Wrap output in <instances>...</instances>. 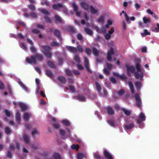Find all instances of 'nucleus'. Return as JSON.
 Returning a JSON list of instances; mask_svg holds the SVG:
<instances>
[{
    "label": "nucleus",
    "instance_id": "1",
    "mask_svg": "<svg viewBox=\"0 0 159 159\" xmlns=\"http://www.w3.org/2000/svg\"><path fill=\"white\" fill-rule=\"evenodd\" d=\"M43 59L42 55L40 54H37L34 56H32L30 58L27 57L26 60L30 64H35L37 61H42Z\"/></svg>",
    "mask_w": 159,
    "mask_h": 159
},
{
    "label": "nucleus",
    "instance_id": "2",
    "mask_svg": "<svg viewBox=\"0 0 159 159\" xmlns=\"http://www.w3.org/2000/svg\"><path fill=\"white\" fill-rule=\"evenodd\" d=\"M135 67L137 69V71L134 73L135 77L137 79L142 77L143 76V71L140 65L138 63L136 64Z\"/></svg>",
    "mask_w": 159,
    "mask_h": 159
},
{
    "label": "nucleus",
    "instance_id": "3",
    "mask_svg": "<svg viewBox=\"0 0 159 159\" xmlns=\"http://www.w3.org/2000/svg\"><path fill=\"white\" fill-rule=\"evenodd\" d=\"M51 48L49 46H42L41 51L45 55L46 57L50 58L51 57V54L49 51Z\"/></svg>",
    "mask_w": 159,
    "mask_h": 159
},
{
    "label": "nucleus",
    "instance_id": "4",
    "mask_svg": "<svg viewBox=\"0 0 159 159\" xmlns=\"http://www.w3.org/2000/svg\"><path fill=\"white\" fill-rule=\"evenodd\" d=\"M134 98L136 101V105L139 107L141 106L142 104L141 100L139 97V94L136 93L134 95Z\"/></svg>",
    "mask_w": 159,
    "mask_h": 159
},
{
    "label": "nucleus",
    "instance_id": "5",
    "mask_svg": "<svg viewBox=\"0 0 159 159\" xmlns=\"http://www.w3.org/2000/svg\"><path fill=\"white\" fill-rule=\"evenodd\" d=\"M61 159V155L57 153H54L52 155V156H47L44 159Z\"/></svg>",
    "mask_w": 159,
    "mask_h": 159
},
{
    "label": "nucleus",
    "instance_id": "6",
    "mask_svg": "<svg viewBox=\"0 0 159 159\" xmlns=\"http://www.w3.org/2000/svg\"><path fill=\"white\" fill-rule=\"evenodd\" d=\"M114 52L113 48H111L110 50L108 52L107 56V59L108 61H110L111 60V55H114Z\"/></svg>",
    "mask_w": 159,
    "mask_h": 159
},
{
    "label": "nucleus",
    "instance_id": "7",
    "mask_svg": "<svg viewBox=\"0 0 159 159\" xmlns=\"http://www.w3.org/2000/svg\"><path fill=\"white\" fill-rule=\"evenodd\" d=\"M84 66L86 69L89 73L91 72V71L89 68V63L88 59L86 57H84Z\"/></svg>",
    "mask_w": 159,
    "mask_h": 159
},
{
    "label": "nucleus",
    "instance_id": "8",
    "mask_svg": "<svg viewBox=\"0 0 159 159\" xmlns=\"http://www.w3.org/2000/svg\"><path fill=\"white\" fill-rule=\"evenodd\" d=\"M107 69L106 68H104L103 69V71L105 74L108 75L109 74V71L112 69V66L108 63H107Z\"/></svg>",
    "mask_w": 159,
    "mask_h": 159
},
{
    "label": "nucleus",
    "instance_id": "9",
    "mask_svg": "<svg viewBox=\"0 0 159 159\" xmlns=\"http://www.w3.org/2000/svg\"><path fill=\"white\" fill-rule=\"evenodd\" d=\"M53 8L54 9H57L59 8H61L62 9H65L66 8L65 6H63L61 3H58L57 4H54L52 6Z\"/></svg>",
    "mask_w": 159,
    "mask_h": 159
},
{
    "label": "nucleus",
    "instance_id": "10",
    "mask_svg": "<svg viewBox=\"0 0 159 159\" xmlns=\"http://www.w3.org/2000/svg\"><path fill=\"white\" fill-rule=\"evenodd\" d=\"M80 5L82 8L85 10H88L89 8V5L86 2H80Z\"/></svg>",
    "mask_w": 159,
    "mask_h": 159
},
{
    "label": "nucleus",
    "instance_id": "11",
    "mask_svg": "<svg viewBox=\"0 0 159 159\" xmlns=\"http://www.w3.org/2000/svg\"><path fill=\"white\" fill-rule=\"evenodd\" d=\"M28 42L31 45V47L30 48V50L31 52H36V49L33 46V43L32 40L30 39H27Z\"/></svg>",
    "mask_w": 159,
    "mask_h": 159
},
{
    "label": "nucleus",
    "instance_id": "12",
    "mask_svg": "<svg viewBox=\"0 0 159 159\" xmlns=\"http://www.w3.org/2000/svg\"><path fill=\"white\" fill-rule=\"evenodd\" d=\"M128 84L131 93L133 94L134 93V86L132 83L130 81H129Z\"/></svg>",
    "mask_w": 159,
    "mask_h": 159
},
{
    "label": "nucleus",
    "instance_id": "13",
    "mask_svg": "<svg viewBox=\"0 0 159 159\" xmlns=\"http://www.w3.org/2000/svg\"><path fill=\"white\" fill-rule=\"evenodd\" d=\"M19 105L22 111L26 110L28 108L27 106L22 102L19 103Z\"/></svg>",
    "mask_w": 159,
    "mask_h": 159
},
{
    "label": "nucleus",
    "instance_id": "14",
    "mask_svg": "<svg viewBox=\"0 0 159 159\" xmlns=\"http://www.w3.org/2000/svg\"><path fill=\"white\" fill-rule=\"evenodd\" d=\"M66 48L68 50L71 52H75L77 50V48L73 47L67 46Z\"/></svg>",
    "mask_w": 159,
    "mask_h": 159
},
{
    "label": "nucleus",
    "instance_id": "15",
    "mask_svg": "<svg viewBox=\"0 0 159 159\" xmlns=\"http://www.w3.org/2000/svg\"><path fill=\"white\" fill-rule=\"evenodd\" d=\"M104 154L105 157L107 159H112V157L111 155L109 152H107L106 150L104 151Z\"/></svg>",
    "mask_w": 159,
    "mask_h": 159
},
{
    "label": "nucleus",
    "instance_id": "16",
    "mask_svg": "<svg viewBox=\"0 0 159 159\" xmlns=\"http://www.w3.org/2000/svg\"><path fill=\"white\" fill-rule=\"evenodd\" d=\"M122 110L127 116H129L131 113V111L125 108H122Z\"/></svg>",
    "mask_w": 159,
    "mask_h": 159
},
{
    "label": "nucleus",
    "instance_id": "17",
    "mask_svg": "<svg viewBox=\"0 0 159 159\" xmlns=\"http://www.w3.org/2000/svg\"><path fill=\"white\" fill-rule=\"evenodd\" d=\"M18 83L24 90L26 92L28 91V88L23 84L21 81H20Z\"/></svg>",
    "mask_w": 159,
    "mask_h": 159
},
{
    "label": "nucleus",
    "instance_id": "18",
    "mask_svg": "<svg viewBox=\"0 0 159 159\" xmlns=\"http://www.w3.org/2000/svg\"><path fill=\"white\" fill-rule=\"evenodd\" d=\"M62 124L66 126H68L70 125V122L66 119H64L61 121Z\"/></svg>",
    "mask_w": 159,
    "mask_h": 159
},
{
    "label": "nucleus",
    "instance_id": "19",
    "mask_svg": "<svg viewBox=\"0 0 159 159\" xmlns=\"http://www.w3.org/2000/svg\"><path fill=\"white\" fill-rule=\"evenodd\" d=\"M57 78L62 83H65L66 81V79L63 76H59Z\"/></svg>",
    "mask_w": 159,
    "mask_h": 159
},
{
    "label": "nucleus",
    "instance_id": "20",
    "mask_svg": "<svg viewBox=\"0 0 159 159\" xmlns=\"http://www.w3.org/2000/svg\"><path fill=\"white\" fill-rule=\"evenodd\" d=\"M139 118L141 121H143L145 120L146 117L142 112H141L139 115Z\"/></svg>",
    "mask_w": 159,
    "mask_h": 159
},
{
    "label": "nucleus",
    "instance_id": "21",
    "mask_svg": "<svg viewBox=\"0 0 159 159\" xmlns=\"http://www.w3.org/2000/svg\"><path fill=\"white\" fill-rule=\"evenodd\" d=\"M16 121L19 122L20 121V112L19 111L16 112Z\"/></svg>",
    "mask_w": 159,
    "mask_h": 159
},
{
    "label": "nucleus",
    "instance_id": "22",
    "mask_svg": "<svg viewBox=\"0 0 159 159\" xmlns=\"http://www.w3.org/2000/svg\"><path fill=\"white\" fill-rule=\"evenodd\" d=\"M85 31L86 33L89 35H92L93 34V33L92 30L88 28H85Z\"/></svg>",
    "mask_w": 159,
    "mask_h": 159
},
{
    "label": "nucleus",
    "instance_id": "23",
    "mask_svg": "<svg viewBox=\"0 0 159 159\" xmlns=\"http://www.w3.org/2000/svg\"><path fill=\"white\" fill-rule=\"evenodd\" d=\"M31 115V114L28 112L25 113L23 116L24 119L25 120H27L29 117Z\"/></svg>",
    "mask_w": 159,
    "mask_h": 159
},
{
    "label": "nucleus",
    "instance_id": "24",
    "mask_svg": "<svg viewBox=\"0 0 159 159\" xmlns=\"http://www.w3.org/2000/svg\"><path fill=\"white\" fill-rule=\"evenodd\" d=\"M105 19V17L103 16H102L100 17L98 19L97 21L99 23H101L102 24L104 23V20Z\"/></svg>",
    "mask_w": 159,
    "mask_h": 159
},
{
    "label": "nucleus",
    "instance_id": "25",
    "mask_svg": "<svg viewBox=\"0 0 159 159\" xmlns=\"http://www.w3.org/2000/svg\"><path fill=\"white\" fill-rule=\"evenodd\" d=\"M23 139L24 142L27 143L29 142L30 139L29 137L26 134H24L23 136Z\"/></svg>",
    "mask_w": 159,
    "mask_h": 159
},
{
    "label": "nucleus",
    "instance_id": "26",
    "mask_svg": "<svg viewBox=\"0 0 159 159\" xmlns=\"http://www.w3.org/2000/svg\"><path fill=\"white\" fill-rule=\"evenodd\" d=\"M135 86L137 89L139 90L141 87V84L140 82L136 81L135 83Z\"/></svg>",
    "mask_w": 159,
    "mask_h": 159
},
{
    "label": "nucleus",
    "instance_id": "27",
    "mask_svg": "<svg viewBox=\"0 0 159 159\" xmlns=\"http://www.w3.org/2000/svg\"><path fill=\"white\" fill-rule=\"evenodd\" d=\"M143 20L144 23L146 24L148 23H150L151 22V20L149 18H146L144 17L143 18Z\"/></svg>",
    "mask_w": 159,
    "mask_h": 159
},
{
    "label": "nucleus",
    "instance_id": "28",
    "mask_svg": "<svg viewBox=\"0 0 159 159\" xmlns=\"http://www.w3.org/2000/svg\"><path fill=\"white\" fill-rule=\"evenodd\" d=\"M127 70L128 71L133 72L135 70V68L133 66H129L127 67Z\"/></svg>",
    "mask_w": 159,
    "mask_h": 159
},
{
    "label": "nucleus",
    "instance_id": "29",
    "mask_svg": "<svg viewBox=\"0 0 159 159\" xmlns=\"http://www.w3.org/2000/svg\"><path fill=\"white\" fill-rule=\"evenodd\" d=\"M72 6L74 12L77 11L78 10V7L75 3H72Z\"/></svg>",
    "mask_w": 159,
    "mask_h": 159
},
{
    "label": "nucleus",
    "instance_id": "30",
    "mask_svg": "<svg viewBox=\"0 0 159 159\" xmlns=\"http://www.w3.org/2000/svg\"><path fill=\"white\" fill-rule=\"evenodd\" d=\"M150 34V33L148 32L147 30L145 29L144 30V33H142L141 35L142 36H145L146 35H149Z\"/></svg>",
    "mask_w": 159,
    "mask_h": 159
},
{
    "label": "nucleus",
    "instance_id": "31",
    "mask_svg": "<svg viewBox=\"0 0 159 159\" xmlns=\"http://www.w3.org/2000/svg\"><path fill=\"white\" fill-rule=\"evenodd\" d=\"M79 148V146L78 145H75L73 144L71 146V148L73 150H75L77 151L78 150Z\"/></svg>",
    "mask_w": 159,
    "mask_h": 159
},
{
    "label": "nucleus",
    "instance_id": "32",
    "mask_svg": "<svg viewBox=\"0 0 159 159\" xmlns=\"http://www.w3.org/2000/svg\"><path fill=\"white\" fill-rule=\"evenodd\" d=\"M107 111L108 113L110 115H112L114 113V111L112 108L110 107H108Z\"/></svg>",
    "mask_w": 159,
    "mask_h": 159
},
{
    "label": "nucleus",
    "instance_id": "33",
    "mask_svg": "<svg viewBox=\"0 0 159 159\" xmlns=\"http://www.w3.org/2000/svg\"><path fill=\"white\" fill-rule=\"evenodd\" d=\"M90 8L91 12L93 14H95L97 12V10L93 8L92 6H90Z\"/></svg>",
    "mask_w": 159,
    "mask_h": 159
},
{
    "label": "nucleus",
    "instance_id": "34",
    "mask_svg": "<svg viewBox=\"0 0 159 159\" xmlns=\"http://www.w3.org/2000/svg\"><path fill=\"white\" fill-rule=\"evenodd\" d=\"M54 34L57 37H59L61 35V33L60 30H55L54 31Z\"/></svg>",
    "mask_w": 159,
    "mask_h": 159
},
{
    "label": "nucleus",
    "instance_id": "35",
    "mask_svg": "<svg viewBox=\"0 0 159 159\" xmlns=\"http://www.w3.org/2000/svg\"><path fill=\"white\" fill-rule=\"evenodd\" d=\"M95 84L96 85V87L97 91L99 92L101 90V88L100 85L97 82H95Z\"/></svg>",
    "mask_w": 159,
    "mask_h": 159
},
{
    "label": "nucleus",
    "instance_id": "36",
    "mask_svg": "<svg viewBox=\"0 0 159 159\" xmlns=\"http://www.w3.org/2000/svg\"><path fill=\"white\" fill-rule=\"evenodd\" d=\"M93 54L95 56H98V55L100 52L95 48H93Z\"/></svg>",
    "mask_w": 159,
    "mask_h": 159
},
{
    "label": "nucleus",
    "instance_id": "37",
    "mask_svg": "<svg viewBox=\"0 0 159 159\" xmlns=\"http://www.w3.org/2000/svg\"><path fill=\"white\" fill-rule=\"evenodd\" d=\"M39 11L42 12L43 14L47 15L48 14V12L47 10H45L43 9L39 8L38 9Z\"/></svg>",
    "mask_w": 159,
    "mask_h": 159
},
{
    "label": "nucleus",
    "instance_id": "38",
    "mask_svg": "<svg viewBox=\"0 0 159 159\" xmlns=\"http://www.w3.org/2000/svg\"><path fill=\"white\" fill-rule=\"evenodd\" d=\"M46 74L47 76L49 77H52L53 75L52 73L48 70H46Z\"/></svg>",
    "mask_w": 159,
    "mask_h": 159
},
{
    "label": "nucleus",
    "instance_id": "39",
    "mask_svg": "<svg viewBox=\"0 0 159 159\" xmlns=\"http://www.w3.org/2000/svg\"><path fill=\"white\" fill-rule=\"evenodd\" d=\"M122 13L124 14L125 16V17L126 21L128 23H129V18L127 13L124 11H122Z\"/></svg>",
    "mask_w": 159,
    "mask_h": 159
},
{
    "label": "nucleus",
    "instance_id": "40",
    "mask_svg": "<svg viewBox=\"0 0 159 159\" xmlns=\"http://www.w3.org/2000/svg\"><path fill=\"white\" fill-rule=\"evenodd\" d=\"M55 18L57 21L59 23H61L62 22V20H61V17L57 15H56L55 16Z\"/></svg>",
    "mask_w": 159,
    "mask_h": 159
},
{
    "label": "nucleus",
    "instance_id": "41",
    "mask_svg": "<svg viewBox=\"0 0 159 159\" xmlns=\"http://www.w3.org/2000/svg\"><path fill=\"white\" fill-rule=\"evenodd\" d=\"M74 59L78 64H79L80 63V59L78 55H76L75 56Z\"/></svg>",
    "mask_w": 159,
    "mask_h": 159
},
{
    "label": "nucleus",
    "instance_id": "42",
    "mask_svg": "<svg viewBox=\"0 0 159 159\" xmlns=\"http://www.w3.org/2000/svg\"><path fill=\"white\" fill-rule=\"evenodd\" d=\"M53 127L55 129H58L60 128V125L58 123H53Z\"/></svg>",
    "mask_w": 159,
    "mask_h": 159
},
{
    "label": "nucleus",
    "instance_id": "43",
    "mask_svg": "<svg viewBox=\"0 0 159 159\" xmlns=\"http://www.w3.org/2000/svg\"><path fill=\"white\" fill-rule=\"evenodd\" d=\"M38 134V130L36 129H34L31 132L32 135L33 136H34L36 134Z\"/></svg>",
    "mask_w": 159,
    "mask_h": 159
},
{
    "label": "nucleus",
    "instance_id": "44",
    "mask_svg": "<svg viewBox=\"0 0 159 159\" xmlns=\"http://www.w3.org/2000/svg\"><path fill=\"white\" fill-rule=\"evenodd\" d=\"M94 159H101V158L100 155L97 152H96L94 154Z\"/></svg>",
    "mask_w": 159,
    "mask_h": 159
},
{
    "label": "nucleus",
    "instance_id": "45",
    "mask_svg": "<svg viewBox=\"0 0 159 159\" xmlns=\"http://www.w3.org/2000/svg\"><path fill=\"white\" fill-rule=\"evenodd\" d=\"M30 146L32 149L33 150L37 149L39 147L38 145L36 144H31Z\"/></svg>",
    "mask_w": 159,
    "mask_h": 159
},
{
    "label": "nucleus",
    "instance_id": "46",
    "mask_svg": "<svg viewBox=\"0 0 159 159\" xmlns=\"http://www.w3.org/2000/svg\"><path fill=\"white\" fill-rule=\"evenodd\" d=\"M85 51L86 53L88 55H90L91 53V50L89 48H86L85 49Z\"/></svg>",
    "mask_w": 159,
    "mask_h": 159
},
{
    "label": "nucleus",
    "instance_id": "47",
    "mask_svg": "<svg viewBox=\"0 0 159 159\" xmlns=\"http://www.w3.org/2000/svg\"><path fill=\"white\" fill-rule=\"evenodd\" d=\"M4 112L6 115L8 117H9L11 115V113L7 110H5Z\"/></svg>",
    "mask_w": 159,
    "mask_h": 159
},
{
    "label": "nucleus",
    "instance_id": "48",
    "mask_svg": "<svg viewBox=\"0 0 159 159\" xmlns=\"http://www.w3.org/2000/svg\"><path fill=\"white\" fill-rule=\"evenodd\" d=\"M48 65L50 67L54 68L55 66L54 64L51 61H48Z\"/></svg>",
    "mask_w": 159,
    "mask_h": 159
},
{
    "label": "nucleus",
    "instance_id": "49",
    "mask_svg": "<svg viewBox=\"0 0 159 159\" xmlns=\"http://www.w3.org/2000/svg\"><path fill=\"white\" fill-rule=\"evenodd\" d=\"M5 132L7 134H8L11 133V129L8 127H7L5 129Z\"/></svg>",
    "mask_w": 159,
    "mask_h": 159
},
{
    "label": "nucleus",
    "instance_id": "50",
    "mask_svg": "<svg viewBox=\"0 0 159 159\" xmlns=\"http://www.w3.org/2000/svg\"><path fill=\"white\" fill-rule=\"evenodd\" d=\"M29 8L32 11H34L35 10V6L31 4L29 6Z\"/></svg>",
    "mask_w": 159,
    "mask_h": 159
},
{
    "label": "nucleus",
    "instance_id": "51",
    "mask_svg": "<svg viewBox=\"0 0 159 159\" xmlns=\"http://www.w3.org/2000/svg\"><path fill=\"white\" fill-rule=\"evenodd\" d=\"M134 126L133 124H131L129 125H125V127L128 129H131Z\"/></svg>",
    "mask_w": 159,
    "mask_h": 159
},
{
    "label": "nucleus",
    "instance_id": "52",
    "mask_svg": "<svg viewBox=\"0 0 159 159\" xmlns=\"http://www.w3.org/2000/svg\"><path fill=\"white\" fill-rule=\"evenodd\" d=\"M78 98L81 101H85L86 100L85 98L83 96H79Z\"/></svg>",
    "mask_w": 159,
    "mask_h": 159
},
{
    "label": "nucleus",
    "instance_id": "53",
    "mask_svg": "<svg viewBox=\"0 0 159 159\" xmlns=\"http://www.w3.org/2000/svg\"><path fill=\"white\" fill-rule=\"evenodd\" d=\"M58 45V43L55 41L52 42L51 43V45L53 47L57 46Z\"/></svg>",
    "mask_w": 159,
    "mask_h": 159
},
{
    "label": "nucleus",
    "instance_id": "54",
    "mask_svg": "<svg viewBox=\"0 0 159 159\" xmlns=\"http://www.w3.org/2000/svg\"><path fill=\"white\" fill-rule=\"evenodd\" d=\"M125 92L124 90L121 89L118 92V94L119 96H122Z\"/></svg>",
    "mask_w": 159,
    "mask_h": 159
},
{
    "label": "nucleus",
    "instance_id": "55",
    "mask_svg": "<svg viewBox=\"0 0 159 159\" xmlns=\"http://www.w3.org/2000/svg\"><path fill=\"white\" fill-rule=\"evenodd\" d=\"M84 155L81 153H78L77 155L78 159H82L84 157Z\"/></svg>",
    "mask_w": 159,
    "mask_h": 159
},
{
    "label": "nucleus",
    "instance_id": "56",
    "mask_svg": "<svg viewBox=\"0 0 159 159\" xmlns=\"http://www.w3.org/2000/svg\"><path fill=\"white\" fill-rule=\"evenodd\" d=\"M30 16L32 18H37V15L34 12H32L30 13Z\"/></svg>",
    "mask_w": 159,
    "mask_h": 159
},
{
    "label": "nucleus",
    "instance_id": "57",
    "mask_svg": "<svg viewBox=\"0 0 159 159\" xmlns=\"http://www.w3.org/2000/svg\"><path fill=\"white\" fill-rule=\"evenodd\" d=\"M77 50H78L80 52H82L83 51V49L82 47L80 45H78L77 47Z\"/></svg>",
    "mask_w": 159,
    "mask_h": 159
},
{
    "label": "nucleus",
    "instance_id": "58",
    "mask_svg": "<svg viewBox=\"0 0 159 159\" xmlns=\"http://www.w3.org/2000/svg\"><path fill=\"white\" fill-rule=\"evenodd\" d=\"M60 133L61 135L64 136L66 134V132L64 130L60 129Z\"/></svg>",
    "mask_w": 159,
    "mask_h": 159
},
{
    "label": "nucleus",
    "instance_id": "59",
    "mask_svg": "<svg viewBox=\"0 0 159 159\" xmlns=\"http://www.w3.org/2000/svg\"><path fill=\"white\" fill-rule=\"evenodd\" d=\"M66 74L68 75V76H71L72 75V73L70 70H69L68 69H66Z\"/></svg>",
    "mask_w": 159,
    "mask_h": 159
},
{
    "label": "nucleus",
    "instance_id": "60",
    "mask_svg": "<svg viewBox=\"0 0 159 159\" xmlns=\"http://www.w3.org/2000/svg\"><path fill=\"white\" fill-rule=\"evenodd\" d=\"M68 30L71 32H74L75 31V29L72 27H69L68 28Z\"/></svg>",
    "mask_w": 159,
    "mask_h": 159
},
{
    "label": "nucleus",
    "instance_id": "61",
    "mask_svg": "<svg viewBox=\"0 0 159 159\" xmlns=\"http://www.w3.org/2000/svg\"><path fill=\"white\" fill-rule=\"evenodd\" d=\"M122 29L123 30H125L126 28V25L124 21H123L122 22Z\"/></svg>",
    "mask_w": 159,
    "mask_h": 159
},
{
    "label": "nucleus",
    "instance_id": "62",
    "mask_svg": "<svg viewBox=\"0 0 159 159\" xmlns=\"http://www.w3.org/2000/svg\"><path fill=\"white\" fill-rule=\"evenodd\" d=\"M105 37L107 40H109L111 38V35L108 33H107L105 35Z\"/></svg>",
    "mask_w": 159,
    "mask_h": 159
},
{
    "label": "nucleus",
    "instance_id": "63",
    "mask_svg": "<svg viewBox=\"0 0 159 159\" xmlns=\"http://www.w3.org/2000/svg\"><path fill=\"white\" fill-rule=\"evenodd\" d=\"M21 47L24 50H26L27 49V48L25 44L23 43H22L21 45H20Z\"/></svg>",
    "mask_w": 159,
    "mask_h": 159
},
{
    "label": "nucleus",
    "instance_id": "64",
    "mask_svg": "<svg viewBox=\"0 0 159 159\" xmlns=\"http://www.w3.org/2000/svg\"><path fill=\"white\" fill-rule=\"evenodd\" d=\"M155 30L157 32H159V24H157V26L155 28Z\"/></svg>",
    "mask_w": 159,
    "mask_h": 159
}]
</instances>
